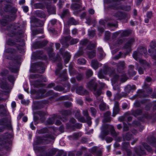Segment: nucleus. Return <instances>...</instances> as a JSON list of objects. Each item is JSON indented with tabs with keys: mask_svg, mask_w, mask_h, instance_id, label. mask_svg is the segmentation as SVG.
Masks as SVG:
<instances>
[{
	"mask_svg": "<svg viewBox=\"0 0 156 156\" xmlns=\"http://www.w3.org/2000/svg\"><path fill=\"white\" fill-rule=\"evenodd\" d=\"M36 13L38 17L44 18L45 16L44 12H43L37 11L36 12Z\"/></svg>",
	"mask_w": 156,
	"mask_h": 156,
	"instance_id": "37",
	"label": "nucleus"
},
{
	"mask_svg": "<svg viewBox=\"0 0 156 156\" xmlns=\"http://www.w3.org/2000/svg\"><path fill=\"white\" fill-rule=\"evenodd\" d=\"M76 92L80 95H87L89 94V92L87 90L83 89L82 86L78 87L76 90Z\"/></svg>",
	"mask_w": 156,
	"mask_h": 156,
	"instance_id": "11",
	"label": "nucleus"
},
{
	"mask_svg": "<svg viewBox=\"0 0 156 156\" xmlns=\"http://www.w3.org/2000/svg\"><path fill=\"white\" fill-rule=\"evenodd\" d=\"M95 44H91L90 43L87 46V49L89 50H91L95 47Z\"/></svg>",
	"mask_w": 156,
	"mask_h": 156,
	"instance_id": "54",
	"label": "nucleus"
},
{
	"mask_svg": "<svg viewBox=\"0 0 156 156\" xmlns=\"http://www.w3.org/2000/svg\"><path fill=\"white\" fill-rule=\"evenodd\" d=\"M57 150L55 148L52 149L48 153V156H52L55 154V153L57 151Z\"/></svg>",
	"mask_w": 156,
	"mask_h": 156,
	"instance_id": "44",
	"label": "nucleus"
},
{
	"mask_svg": "<svg viewBox=\"0 0 156 156\" xmlns=\"http://www.w3.org/2000/svg\"><path fill=\"white\" fill-rule=\"evenodd\" d=\"M89 41L88 39H85L81 41L80 43V46H85L88 43Z\"/></svg>",
	"mask_w": 156,
	"mask_h": 156,
	"instance_id": "39",
	"label": "nucleus"
},
{
	"mask_svg": "<svg viewBox=\"0 0 156 156\" xmlns=\"http://www.w3.org/2000/svg\"><path fill=\"white\" fill-rule=\"evenodd\" d=\"M57 116L59 117L58 118L56 119H55V120H56V122H55V124L59 126V125H60L61 124V122L60 120H59L58 119H61V118L60 116L57 115Z\"/></svg>",
	"mask_w": 156,
	"mask_h": 156,
	"instance_id": "53",
	"label": "nucleus"
},
{
	"mask_svg": "<svg viewBox=\"0 0 156 156\" xmlns=\"http://www.w3.org/2000/svg\"><path fill=\"white\" fill-rule=\"evenodd\" d=\"M101 133L100 137L102 140H104L105 136L109 134V131L112 135L114 137L116 136L119 134V132L115 131L114 126L112 125L104 124L101 128Z\"/></svg>",
	"mask_w": 156,
	"mask_h": 156,
	"instance_id": "1",
	"label": "nucleus"
},
{
	"mask_svg": "<svg viewBox=\"0 0 156 156\" xmlns=\"http://www.w3.org/2000/svg\"><path fill=\"white\" fill-rule=\"evenodd\" d=\"M86 62V60L83 58L79 59L78 60V63L80 64H84Z\"/></svg>",
	"mask_w": 156,
	"mask_h": 156,
	"instance_id": "56",
	"label": "nucleus"
},
{
	"mask_svg": "<svg viewBox=\"0 0 156 156\" xmlns=\"http://www.w3.org/2000/svg\"><path fill=\"white\" fill-rule=\"evenodd\" d=\"M6 53H13L15 52V50L13 48H8L6 49L5 51Z\"/></svg>",
	"mask_w": 156,
	"mask_h": 156,
	"instance_id": "57",
	"label": "nucleus"
},
{
	"mask_svg": "<svg viewBox=\"0 0 156 156\" xmlns=\"http://www.w3.org/2000/svg\"><path fill=\"white\" fill-rule=\"evenodd\" d=\"M126 15L120 12H118L115 15V16L117 19H122L124 18Z\"/></svg>",
	"mask_w": 156,
	"mask_h": 156,
	"instance_id": "21",
	"label": "nucleus"
},
{
	"mask_svg": "<svg viewBox=\"0 0 156 156\" xmlns=\"http://www.w3.org/2000/svg\"><path fill=\"white\" fill-rule=\"evenodd\" d=\"M147 53V50L146 48L140 47L138 48L137 51H135L133 54V58L136 60L139 61L140 63L144 64L146 63V61L141 58V55L143 54H146Z\"/></svg>",
	"mask_w": 156,
	"mask_h": 156,
	"instance_id": "2",
	"label": "nucleus"
},
{
	"mask_svg": "<svg viewBox=\"0 0 156 156\" xmlns=\"http://www.w3.org/2000/svg\"><path fill=\"white\" fill-rule=\"evenodd\" d=\"M70 84L68 83L64 86V87L63 88L60 86H58L54 88L55 90L60 91L63 90L64 92H66L69 90Z\"/></svg>",
	"mask_w": 156,
	"mask_h": 156,
	"instance_id": "7",
	"label": "nucleus"
},
{
	"mask_svg": "<svg viewBox=\"0 0 156 156\" xmlns=\"http://www.w3.org/2000/svg\"><path fill=\"white\" fill-rule=\"evenodd\" d=\"M5 12L10 11L13 13H15L17 11V9L14 7H12L10 5L6 6L5 9Z\"/></svg>",
	"mask_w": 156,
	"mask_h": 156,
	"instance_id": "22",
	"label": "nucleus"
},
{
	"mask_svg": "<svg viewBox=\"0 0 156 156\" xmlns=\"http://www.w3.org/2000/svg\"><path fill=\"white\" fill-rule=\"evenodd\" d=\"M7 44L9 45H13L15 44V42L12 40L9 39L7 41Z\"/></svg>",
	"mask_w": 156,
	"mask_h": 156,
	"instance_id": "63",
	"label": "nucleus"
},
{
	"mask_svg": "<svg viewBox=\"0 0 156 156\" xmlns=\"http://www.w3.org/2000/svg\"><path fill=\"white\" fill-rule=\"evenodd\" d=\"M69 40V38L67 37H62L61 40V43L63 45H67V42Z\"/></svg>",
	"mask_w": 156,
	"mask_h": 156,
	"instance_id": "29",
	"label": "nucleus"
},
{
	"mask_svg": "<svg viewBox=\"0 0 156 156\" xmlns=\"http://www.w3.org/2000/svg\"><path fill=\"white\" fill-rule=\"evenodd\" d=\"M48 11L51 14H54L55 12V7H51L49 8H48Z\"/></svg>",
	"mask_w": 156,
	"mask_h": 156,
	"instance_id": "41",
	"label": "nucleus"
},
{
	"mask_svg": "<svg viewBox=\"0 0 156 156\" xmlns=\"http://www.w3.org/2000/svg\"><path fill=\"white\" fill-rule=\"evenodd\" d=\"M87 87L90 89H95L97 88V84L95 82V79L90 80L87 84Z\"/></svg>",
	"mask_w": 156,
	"mask_h": 156,
	"instance_id": "10",
	"label": "nucleus"
},
{
	"mask_svg": "<svg viewBox=\"0 0 156 156\" xmlns=\"http://www.w3.org/2000/svg\"><path fill=\"white\" fill-rule=\"evenodd\" d=\"M0 84L1 87L3 89H7L8 88V86L7 85L5 82H2L1 81H0Z\"/></svg>",
	"mask_w": 156,
	"mask_h": 156,
	"instance_id": "34",
	"label": "nucleus"
},
{
	"mask_svg": "<svg viewBox=\"0 0 156 156\" xmlns=\"http://www.w3.org/2000/svg\"><path fill=\"white\" fill-rule=\"evenodd\" d=\"M81 7V5L75 3L72 4L71 8L73 10H75L80 8Z\"/></svg>",
	"mask_w": 156,
	"mask_h": 156,
	"instance_id": "30",
	"label": "nucleus"
},
{
	"mask_svg": "<svg viewBox=\"0 0 156 156\" xmlns=\"http://www.w3.org/2000/svg\"><path fill=\"white\" fill-rule=\"evenodd\" d=\"M91 65L92 67L94 69H97L98 67V63L96 60H93L91 61Z\"/></svg>",
	"mask_w": 156,
	"mask_h": 156,
	"instance_id": "26",
	"label": "nucleus"
},
{
	"mask_svg": "<svg viewBox=\"0 0 156 156\" xmlns=\"http://www.w3.org/2000/svg\"><path fill=\"white\" fill-rule=\"evenodd\" d=\"M135 39L133 38L129 39L124 46L125 48H130L131 45L135 42Z\"/></svg>",
	"mask_w": 156,
	"mask_h": 156,
	"instance_id": "17",
	"label": "nucleus"
},
{
	"mask_svg": "<svg viewBox=\"0 0 156 156\" xmlns=\"http://www.w3.org/2000/svg\"><path fill=\"white\" fill-rule=\"evenodd\" d=\"M12 137V135L8 133H6L4 135V138L5 139H10Z\"/></svg>",
	"mask_w": 156,
	"mask_h": 156,
	"instance_id": "60",
	"label": "nucleus"
},
{
	"mask_svg": "<svg viewBox=\"0 0 156 156\" xmlns=\"http://www.w3.org/2000/svg\"><path fill=\"white\" fill-rule=\"evenodd\" d=\"M81 136V133H74L73 135V137L74 139H77Z\"/></svg>",
	"mask_w": 156,
	"mask_h": 156,
	"instance_id": "51",
	"label": "nucleus"
},
{
	"mask_svg": "<svg viewBox=\"0 0 156 156\" xmlns=\"http://www.w3.org/2000/svg\"><path fill=\"white\" fill-rule=\"evenodd\" d=\"M150 47L152 48H154L156 47V40L152 41L150 43Z\"/></svg>",
	"mask_w": 156,
	"mask_h": 156,
	"instance_id": "46",
	"label": "nucleus"
},
{
	"mask_svg": "<svg viewBox=\"0 0 156 156\" xmlns=\"http://www.w3.org/2000/svg\"><path fill=\"white\" fill-rule=\"evenodd\" d=\"M8 79L12 83L14 82L15 80V78L14 77L12 76H9L8 77Z\"/></svg>",
	"mask_w": 156,
	"mask_h": 156,
	"instance_id": "61",
	"label": "nucleus"
},
{
	"mask_svg": "<svg viewBox=\"0 0 156 156\" xmlns=\"http://www.w3.org/2000/svg\"><path fill=\"white\" fill-rule=\"evenodd\" d=\"M129 144L128 142H126L123 143L122 147V149L125 150H127L128 149L127 148L129 146Z\"/></svg>",
	"mask_w": 156,
	"mask_h": 156,
	"instance_id": "49",
	"label": "nucleus"
},
{
	"mask_svg": "<svg viewBox=\"0 0 156 156\" xmlns=\"http://www.w3.org/2000/svg\"><path fill=\"white\" fill-rule=\"evenodd\" d=\"M59 117L57 115H54L53 117L48 119L46 122V125H51L53 124L55 122V119H57Z\"/></svg>",
	"mask_w": 156,
	"mask_h": 156,
	"instance_id": "16",
	"label": "nucleus"
},
{
	"mask_svg": "<svg viewBox=\"0 0 156 156\" xmlns=\"http://www.w3.org/2000/svg\"><path fill=\"white\" fill-rule=\"evenodd\" d=\"M32 21L36 27H41L44 25V22L42 21L39 20L36 18H33Z\"/></svg>",
	"mask_w": 156,
	"mask_h": 156,
	"instance_id": "15",
	"label": "nucleus"
},
{
	"mask_svg": "<svg viewBox=\"0 0 156 156\" xmlns=\"http://www.w3.org/2000/svg\"><path fill=\"white\" fill-rule=\"evenodd\" d=\"M110 33L109 31H106L105 33V38L108 40L110 39Z\"/></svg>",
	"mask_w": 156,
	"mask_h": 156,
	"instance_id": "52",
	"label": "nucleus"
},
{
	"mask_svg": "<svg viewBox=\"0 0 156 156\" xmlns=\"http://www.w3.org/2000/svg\"><path fill=\"white\" fill-rule=\"evenodd\" d=\"M142 112V110L140 109H137V110H132L131 111V114L134 116H136L140 115Z\"/></svg>",
	"mask_w": 156,
	"mask_h": 156,
	"instance_id": "20",
	"label": "nucleus"
},
{
	"mask_svg": "<svg viewBox=\"0 0 156 156\" xmlns=\"http://www.w3.org/2000/svg\"><path fill=\"white\" fill-rule=\"evenodd\" d=\"M120 80L122 82H124L128 79V78L125 75H123V76H120Z\"/></svg>",
	"mask_w": 156,
	"mask_h": 156,
	"instance_id": "55",
	"label": "nucleus"
},
{
	"mask_svg": "<svg viewBox=\"0 0 156 156\" xmlns=\"http://www.w3.org/2000/svg\"><path fill=\"white\" fill-rule=\"evenodd\" d=\"M136 89V86L134 85L131 86L127 85L125 88V90L126 92L129 93L131 90H134Z\"/></svg>",
	"mask_w": 156,
	"mask_h": 156,
	"instance_id": "24",
	"label": "nucleus"
},
{
	"mask_svg": "<svg viewBox=\"0 0 156 156\" xmlns=\"http://www.w3.org/2000/svg\"><path fill=\"white\" fill-rule=\"evenodd\" d=\"M48 43V41H44L41 42H37L36 44L37 48H41L45 46Z\"/></svg>",
	"mask_w": 156,
	"mask_h": 156,
	"instance_id": "27",
	"label": "nucleus"
},
{
	"mask_svg": "<svg viewBox=\"0 0 156 156\" xmlns=\"http://www.w3.org/2000/svg\"><path fill=\"white\" fill-rule=\"evenodd\" d=\"M52 49H50V51L51 52L48 53L49 58L53 62H55L56 61L59 62L61 58L58 57H54L55 54L54 53L52 52Z\"/></svg>",
	"mask_w": 156,
	"mask_h": 156,
	"instance_id": "13",
	"label": "nucleus"
},
{
	"mask_svg": "<svg viewBox=\"0 0 156 156\" xmlns=\"http://www.w3.org/2000/svg\"><path fill=\"white\" fill-rule=\"evenodd\" d=\"M132 135L129 133L123 134L122 135V137L124 141L130 140L132 138Z\"/></svg>",
	"mask_w": 156,
	"mask_h": 156,
	"instance_id": "18",
	"label": "nucleus"
},
{
	"mask_svg": "<svg viewBox=\"0 0 156 156\" xmlns=\"http://www.w3.org/2000/svg\"><path fill=\"white\" fill-rule=\"evenodd\" d=\"M61 113L63 116H67L70 115L71 112L69 110H62L61 112Z\"/></svg>",
	"mask_w": 156,
	"mask_h": 156,
	"instance_id": "38",
	"label": "nucleus"
},
{
	"mask_svg": "<svg viewBox=\"0 0 156 156\" xmlns=\"http://www.w3.org/2000/svg\"><path fill=\"white\" fill-rule=\"evenodd\" d=\"M120 109L119 107V103L117 101H115L114 104V106L113 109L112 116L115 117L119 113Z\"/></svg>",
	"mask_w": 156,
	"mask_h": 156,
	"instance_id": "9",
	"label": "nucleus"
},
{
	"mask_svg": "<svg viewBox=\"0 0 156 156\" xmlns=\"http://www.w3.org/2000/svg\"><path fill=\"white\" fill-rule=\"evenodd\" d=\"M112 118L110 117H105L103 120V122H109L111 120Z\"/></svg>",
	"mask_w": 156,
	"mask_h": 156,
	"instance_id": "58",
	"label": "nucleus"
},
{
	"mask_svg": "<svg viewBox=\"0 0 156 156\" xmlns=\"http://www.w3.org/2000/svg\"><path fill=\"white\" fill-rule=\"evenodd\" d=\"M88 57L90 58H93L96 55L95 51L94 50L87 52Z\"/></svg>",
	"mask_w": 156,
	"mask_h": 156,
	"instance_id": "36",
	"label": "nucleus"
},
{
	"mask_svg": "<svg viewBox=\"0 0 156 156\" xmlns=\"http://www.w3.org/2000/svg\"><path fill=\"white\" fill-rule=\"evenodd\" d=\"M83 52L82 48V47H80L79 50L75 54V57L76 58H78V57L81 56L83 54Z\"/></svg>",
	"mask_w": 156,
	"mask_h": 156,
	"instance_id": "31",
	"label": "nucleus"
},
{
	"mask_svg": "<svg viewBox=\"0 0 156 156\" xmlns=\"http://www.w3.org/2000/svg\"><path fill=\"white\" fill-rule=\"evenodd\" d=\"M33 5L34 8L36 9H42L44 7V5L41 3L34 4Z\"/></svg>",
	"mask_w": 156,
	"mask_h": 156,
	"instance_id": "33",
	"label": "nucleus"
},
{
	"mask_svg": "<svg viewBox=\"0 0 156 156\" xmlns=\"http://www.w3.org/2000/svg\"><path fill=\"white\" fill-rule=\"evenodd\" d=\"M100 109L101 111H104L106 109V104L103 102H101L99 105Z\"/></svg>",
	"mask_w": 156,
	"mask_h": 156,
	"instance_id": "35",
	"label": "nucleus"
},
{
	"mask_svg": "<svg viewBox=\"0 0 156 156\" xmlns=\"http://www.w3.org/2000/svg\"><path fill=\"white\" fill-rule=\"evenodd\" d=\"M46 90L45 89L40 90L37 91L35 90H33L32 91V92L36 95V98L37 99H41L49 96L54 95V93L52 90H49L44 94Z\"/></svg>",
	"mask_w": 156,
	"mask_h": 156,
	"instance_id": "5",
	"label": "nucleus"
},
{
	"mask_svg": "<svg viewBox=\"0 0 156 156\" xmlns=\"http://www.w3.org/2000/svg\"><path fill=\"white\" fill-rule=\"evenodd\" d=\"M19 24H15L9 25L7 29V34L9 37H13L15 35H20L22 34L21 31L20 30Z\"/></svg>",
	"mask_w": 156,
	"mask_h": 156,
	"instance_id": "3",
	"label": "nucleus"
},
{
	"mask_svg": "<svg viewBox=\"0 0 156 156\" xmlns=\"http://www.w3.org/2000/svg\"><path fill=\"white\" fill-rule=\"evenodd\" d=\"M129 73L131 75H134L136 74L135 72L133 71L134 68V66L132 65H129Z\"/></svg>",
	"mask_w": 156,
	"mask_h": 156,
	"instance_id": "28",
	"label": "nucleus"
},
{
	"mask_svg": "<svg viewBox=\"0 0 156 156\" xmlns=\"http://www.w3.org/2000/svg\"><path fill=\"white\" fill-rule=\"evenodd\" d=\"M61 54L64 57V62L65 64L67 63L69 61L70 57L71 55L69 53L67 52H66L64 53H63L61 51V50H60Z\"/></svg>",
	"mask_w": 156,
	"mask_h": 156,
	"instance_id": "14",
	"label": "nucleus"
},
{
	"mask_svg": "<svg viewBox=\"0 0 156 156\" xmlns=\"http://www.w3.org/2000/svg\"><path fill=\"white\" fill-rule=\"evenodd\" d=\"M98 76L99 78L100 79H104L105 78V76L103 75V71L102 70H101L98 72Z\"/></svg>",
	"mask_w": 156,
	"mask_h": 156,
	"instance_id": "50",
	"label": "nucleus"
},
{
	"mask_svg": "<svg viewBox=\"0 0 156 156\" xmlns=\"http://www.w3.org/2000/svg\"><path fill=\"white\" fill-rule=\"evenodd\" d=\"M93 72L91 69H88L86 72V75L87 77H91L93 75Z\"/></svg>",
	"mask_w": 156,
	"mask_h": 156,
	"instance_id": "43",
	"label": "nucleus"
},
{
	"mask_svg": "<svg viewBox=\"0 0 156 156\" xmlns=\"http://www.w3.org/2000/svg\"><path fill=\"white\" fill-rule=\"evenodd\" d=\"M134 149L135 152L138 155L141 156L145 154L144 151L140 147H136Z\"/></svg>",
	"mask_w": 156,
	"mask_h": 156,
	"instance_id": "19",
	"label": "nucleus"
},
{
	"mask_svg": "<svg viewBox=\"0 0 156 156\" xmlns=\"http://www.w3.org/2000/svg\"><path fill=\"white\" fill-rule=\"evenodd\" d=\"M34 87H38L41 86V83L40 81H35L33 83Z\"/></svg>",
	"mask_w": 156,
	"mask_h": 156,
	"instance_id": "48",
	"label": "nucleus"
},
{
	"mask_svg": "<svg viewBox=\"0 0 156 156\" xmlns=\"http://www.w3.org/2000/svg\"><path fill=\"white\" fill-rule=\"evenodd\" d=\"M68 23L69 24L76 25L78 23V22L73 18H71L68 20Z\"/></svg>",
	"mask_w": 156,
	"mask_h": 156,
	"instance_id": "32",
	"label": "nucleus"
},
{
	"mask_svg": "<svg viewBox=\"0 0 156 156\" xmlns=\"http://www.w3.org/2000/svg\"><path fill=\"white\" fill-rule=\"evenodd\" d=\"M143 147L146 149L148 151L150 152L152 151L151 148L150 146L147 145L146 144L143 143L142 144Z\"/></svg>",
	"mask_w": 156,
	"mask_h": 156,
	"instance_id": "45",
	"label": "nucleus"
},
{
	"mask_svg": "<svg viewBox=\"0 0 156 156\" xmlns=\"http://www.w3.org/2000/svg\"><path fill=\"white\" fill-rule=\"evenodd\" d=\"M15 18L14 14L10 17L8 15H5L1 21V23L3 25L5 26L6 24L7 21L14 20Z\"/></svg>",
	"mask_w": 156,
	"mask_h": 156,
	"instance_id": "8",
	"label": "nucleus"
},
{
	"mask_svg": "<svg viewBox=\"0 0 156 156\" xmlns=\"http://www.w3.org/2000/svg\"><path fill=\"white\" fill-rule=\"evenodd\" d=\"M148 141L151 145L156 147V140L154 136L149 138L148 139Z\"/></svg>",
	"mask_w": 156,
	"mask_h": 156,
	"instance_id": "23",
	"label": "nucleus"
},
{
	"mask_svg": "<svg viewBox=\"0 0 156 156\" xmlns=\"http://www.w3.org/2000/svg\"><path fill=\"white\" fill-rule=\"evenodd\" d=\"M90 110L92 115L95 116L96 113V110L93 107L90 108Z\"/></svg>",
	"mask_w": 156,
	"mask_h": 156,
	"instance_id": "62",
	"label": "nucleus"
},
{
	"mask_svg": "<svg viewBox=\"0 0 156 156\" xmlns=\"http://www.w3.org/2000/svg\"><path fill=\"white\" fill-rule=\"evenodd\" d=\"M104 68L105 70L104 73L106 75L108 74L109 76L112 78V81L113 85L119 79L120 76L116 74L114 71H110L111 69L108 68L106 65L104 66Z\"/></svg>",
	"mask_w": 156,
	"mask_h": 156,
	"instance_id": "4",
	"label": "nucleus"
},
{
	"mask_svg": "<svg viewBox=\"0 0 156 156\" xmlns=\"http://www.w3.org/2000/svg\"><path fill=\"white\" fill-rule=\"evenodd\" d=\"M94 90V94L96 96H99L100 95L101 93V90H97V88L95 89H93Z\"/></svg>",
	"mask_w": 156,
	"mask_h": 156,
	"instance_id": "47",
	"label": "nucleus"
},
{
	"mask_svg": "<svg viewBox=\"0 0 156 156\" xmlns=\"http://www.w3.org/2000/svg\"><path fill=\"white\" fill-rule=\"evenodd\" d=\"M55 138L54 136H49L47 138V139L46 138H40V139L42 140L40 142L41 143H44V141H45L47 140H48L50 139L54 140L55 139Z\"/></svg>",
	"mask_w": 156,
	"mask_h": 156,
	"instance_id": "40",
	"label": "nucleus"
},
{
	"mask_svg": "<svg viewBox=\"0 0 156 156\" xmlns=\"http://www.w3.org/2000/svg\"><path fill=\"white\" fill-rule=\"evenodd\" d=\"M78 41L79 40L77 39H73L71 40L70 43L71 45L77 43Z\"/></svg>",
	"mask_w": 156,
	"mask_h": 156,
	"instance_id": "59",
	"label": "nucleus"
},
{
	"mask_svg": "<svg viewBox=\"0 0 156 156\" xmlns=\"http://www.w3.org/2000/svg\"><path fill=\"white\" fill-rule=\"evenodd\" d=\"M69 13V11L68 9L64 10L63 11V12L62 13L61 15V17H63L66 14H67Z\"/></svg>",
	"mask_w": 156,
	"mask_h": 156,
	"instance_id": "64",
	"label": "nucleus"
},
{
	"mask_svg": "<svg viewBox=\"0 0 156 156\" xmlns=\"http://www.w3.org/2000/svg\"><path fill=\"white\" fill-rule=\"evenodd\" d=\"M33 67L37 69L40 73H43L45 70L44 64L42 62H37L33 64Z\"/></svg>",
	"mask_w": 156,
	"mask_h": 156,
	"instance_id": "6",
	"label": "nucleus"
},
{
	"mask_svg": "<svg viewBox=\"0 0 156 156\" xmlns=\"http://www.w3.org/2000/svg\"><path fill=\"white\" fill-rule=\"evenodd\" d=\"M30 78L31 79H33L34 78H37L39 77H41V78L42 79V81H43L44 82H46V79L45 78H43L42 77L41 75L38 74H32L30 75Z\"/></svg>",
	"mask_w": 156,
	"mask_h": 156,
	"instance_id": "25",
	"label": "nucleus"
},
{
	"mask_svg": "<svg viewBox=\"0 0 156 156\" xmlns=\"http://www.w3.org/2000/svg\"><path fill=\"white\" fill-rule=\"evenodd\" d=\"M131 33L130 30H125L122 32L121 34V36L122 37H126L129 35Z\"/></svg>",
	"mask_w": 156,
	"mask_h": 156,
	"instance_id": "42",
	"label": "nucleus"
},
{
	"mask_svg": "<svg viewBox=\"0 0 156 156\" xmlns=\"http://www.w3.org/2000/svg\"><path fill=\"white\" fill-rule=\"evenodd\" d=\"M117 66V69L118 72H120L125 68V63L124 61H121L118 63H115Z\"/></svg>",
	"mask_w": 156,
	"mask_h": 156,
	"instance_id": "12",
	"label": "nucleus"
}]
</instances>
